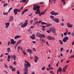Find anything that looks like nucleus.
Instances as JSON below:
<instances>
[{"label":"nucleus","instance_id":"obj_1","mask_svg":"<svg viewBox=\"0 0 74 74\" xmlns=\"http://www.w3.org/2000/svg\"><path fill=\"white\" fill-rule=\"evenodd\" d=\"M50 30L52 32V33H53V34H54V35H56V36H57V34H56V29H55V28L53 27H51L50 28Z\"/></svg>","mask_w":74,"mask_h":74},{"label":"nucleus","instance_id":"obj_2","mask_svg":"<svg viewBox=\"0 0 74 74\" xmlns=\"http://www.w3.org/2000/svg\"><path fill=\"white\" fill-rule=\"evenodd\" d=\"M25 62L27 64H25V67L26 68L25 70H26V69L27 70L28 69V67H31V65H30V64L27 61L25 60Z\"/></svg>","mask_w":74,"mask_h":74},{"label":"nucleus","instance_id":"obj_3","mask_svg":"<svg viewBox=\"0 0 74 74\" xmlns=\"http://www.w3.org/2000/svg\"><path fill=\"white\" fill-rule=\"evenodd\" d=\"M23 8V7H22L20 10H18V9L15 8L14 10V15H17L18 12H21V10Z\"/></svg>","mask_w":74,"mask_h":74},{"label":"nucleus","instance_id":"obj_4","mask_svg":"<svg viewBox=\"0 0 74 74\" xmlns=\"http://www.w3.org/2000/svg\"><path fill=\"white\" fill-rule=\"evenodd\" d=\"M34 5L33 6V9L34 10V11H36L37 10H40V6L38 5Z\"/></svg>","mask_w":74,"mask_h":74},{"label":"nucleus","instance_id":"obj_5","mask_svg":"<svg viewBox=\"0 0 74 74\" xmlns=\"http://www.w3.org/2000/svg\"><path fill=\"white\" fill-rule=\"evenodd\" d=\"M46 38L48 40H50L51 41L52 40H56L55 38L49 36H47Z\"/></svg>","mask_w":74,"mask_h":74},{"label":"nucleus","instance_id":"obj_6","mask_svg":"<svg viewBox=\"0 0 74 74\" xmlns=\"http://www.w3.org/2000/svg\"><path fill=\"white\" fill-rule=\"evenodd\" d=\"M35 13L36 14H39V15L40 16H41L42 15L40 14V13H41V12L40 13V9H37L36 11L35 12Z\"/></svg>","mask_w":74,"mask_h":74},{"label":"nucleus","instance_id":"obj_7","mask_svg":"<svg viewBox=\"0 0 74 74\" xmlns=\"http://www.w3.org/2000/svg\"><path fill=\"white\" fill-rule=\"evenodd\" d=\"M50 14H51V15H57L59 14V13L58 12L56 13L54 11H52L51 12H50Z\"/></svg>","mask_w":74,"mask_h":74},{"label":"nucleus","instance_id":"obj_8","mask_svg":"<svg viewBox=\"0 0 74 74\" xmlns=\"http://www.w3.org/2000/svg\"><path fill=\"white\" fill-rule=\"evenodd\" d=\"M69 38L67 37H65L63 39V41L64 42H66L67 40H69Z\"/></svg>","mask_w":74,"mask_h":74},{"label":"nucleus","instance_id":"obj_9","mask_svg":"<svg viewBox=\"0 0 74 74\" xmlns=\"http://www.w3.org/2000/svg\"><path fill=\"white\" fill-rule=\"evenodd\" d=\"M52 20L55 21L56 23H59V20L57 18H53L52 19Z\"/></svg>","mask_w":74,"mask_h":74},{"label":"nucleus","instance_id":"obj_10","mask_svg":"<svg viewBox=\"0 0 74 74\" xmlns=\"http://www.w3.org/2000/svg\"><path fill=\"white\" fill-rule=\"evenodd\" d=\"M20 25H21V27H25L27 26V25L25 24L24 23H20Z\"/></svg>","mask_w":74,"mask_h":74},{"label":"nucleus","instance_id":"obj_11","mask_svg":"<svg viewBox=\"0 0 74 74\" xmlns=\"http://www.w3.org/2000/svg\"><path fill=\"white\" fill-rule=\"evenodd\" d=\"M11 43L13 45H14L15 43H16V41H14V40L12 39H10Z\"/></svg>","mask_w":74,"mask_h":74},{"label":"nucleus","instance_id":"obj_12","mask_svg":"<svg viewBox=\"0 0 74 74\" xmlns=\"http://www.w3.org/2000/svg\"><path fill=\"white\" fill-rule=\"evenodd\" d=\"M38 57L35 56V57L34 58V61L35 63H37V61L38 60Z\"/></svg>","mask_w":74,"mask_h":74},{"label":"nucleus","instance_id":"obj_13","mask_svg":"<svg viewBox=\"0 0 74 74\" xmlns=\"http://www.w3.org/2000/svg\"><path fill=\"white\" fill-rule=\"evenodd\" d=\"M59 71L60 73H62V69L61 68V67H60L57 70V74H58L59 73Z\"/></svg>","mask_w":74,"mask_h":74},{"label":"nucleus","instance_id":"obj_14","mask_svg":"<svg viewBox=\"0 0 74 74\" xmlns=\"http://www.w3.org/2000/svg\"><path fill=\"white\" fill-rule=\"evenodd\" d=\"M67 25V27H73V25L71 24L70 23H68L66 24Z\"/></svg>","mask_w":74,"mask_h":74},{"label":"nucleus","instance_id":"obj_15","mask_svg":"<svg viewBox=\"0 0 74 74\" xmlns=\"http://www.w3.org/2000/svg\"><path fill=\"white\" fill-rule=\"evenodd\" d=\"M30 38L32 40H35V39H36L35 35L33 34L32 36H30Z\"/></svg>","mask_w":74,"mask_h":74},{"label":"nucleus","instance_id":"obj_16","mask_svg":"<svg viewBox=\"0 0 74 74\" xmlns=\"http://www.w3.org/2000/svg\"><path fill=\"white\" fill-rule=\"evenodd\" d=\"M26 51L28 52H29V53H31V54L33 53L32 50L30 49H27L26 50Z\"/></svg>","mask_w":74,"mask_h":74},{"label":"nucleus","instance_id":"obj_17","mask_svg":"<svg viewBox=\"0 0 74 74\" xmlns=\"http://www.w3.org/2000/svg\"><path fill=\"white\" fill-rule=\"evenodd\" d=\"M14 19L13 16H11L8 20V22H11Z\"/></svg>","mask_w":74,"mask_h":74},{"label":"nucleus","instance_id":"obj_18","mask_svg":"<svg viewBox=\"0 0 74 74\" xmlns=\"http://www.w3.org/2000/svg\"><path fill=\"white\" fill-rule=\"evenodd\" d=\"M10 23L9 22H8L5 23V25H6L5 28H8L9 26H10Z\"/></svg>","mask_w":74,"mask_h":74},{"label":"nucleus","instance_id":"obj_19","mask_svg":"<svg viewBox=\"0 0 74 74\" xmlns=\"http://www.w3.org/2000/svg\"><path fill=\"white\" fill-rule=\"evenodd\" d=\"M36 34H38L39 37H40V38H42V34L39 33L38 32H37Z\"/></svg>","mask_w":74,"mask_h":74},{"label":"nucleus","instance_id":"obj_20","mask_svg":"<svg viewBox=\"0 0 74 74\" xmlns=\"http://www.w3.org/2000/svg\"><path fill=\"white\" fill-rule=\"evenodd\" d=\"M27 11H28V9H25V10L23 11V12H22V13H21V15H23L25 12H26Z\"/></svg>","mask_w":74,"mask_h":74},{"label":"nucleus","instance_id":"obj_21","mask_svg":"<svg viewBox=\"0 0 74 74\" xmlns=\"http://www.w3.org/2000/svg\"><path fill=\"white\" fill-rule=\"evenodd\" d=\"M21 42H22V40H20L17 42L16 43V44L18 45L20 44Z\"/></svg>","mask_w":74,"mask_h":74},{"label":"nucleus","instance_id":"obj_22","mask_svg":"<svg viewBox=\"0 0 74 74\" xmlns=\"http://www.w3.org/2000/svg\"><path fill=\"white\" fill-rule=\"evenodd\" d=\"M7 51H8V53H10L11 52V51L10 47L8 48L7 49Z\"/></svg>","mask_w":74,"mask_h":74},{"label":"nucleus","instance_id":"obj_23","mask_svg":"<svg viewBox=\"0 0 74 74\" xmlns=\"http://www.w3.org/2000/svg\"><path fill=\"white\" fill-rule=\"evenodd\" d=\"M47 9H46L45 10L44 12H41V13H40V14H41V15H43L44 14H45V11H47Z\"/></svg>","mask_w":74,"mask_h":74},{"label":"nucleus","instance_id":"obj_24","mask_svg":"<svg viewBox=\"0 0 74 74\" xmlns=\"http://www.w3.org/2000/svg\"><path fill=\"white\" fill-rule=\"evenodd\" d=\"M21 37V36H19L18 35H17L14 38V39H17V38H19Z\"/></svg>","mask_w":74,"mask_h":74},{"label":"nucleus","instance_id":"obj_25","mask_svg":"<svg viewBox=\"0 0 74 74\" xmlns=\"http://www.w3.org/2000/svg\"><path fill=\"white\" fill-rule=\"evenodd\" d=\"M28 73V70L27 69H25V71L24 74H27Z\"/></svg>","mask_w":74,"mask_h":74},{"label":"nucleus","instance_id":"obj_26","mask_svg":"<svg viewBox=\"0 0 74 74\" xmlns=\"http://www.w3.org/2000/svg\"><path fill=\"white\" fill-rule=\"evenodd\" d=\"M41 25H47V23L44 22H42L41 23Z\"/></svg>","mask_w":74,"mask_h":74},{"label":"nucleus","instance_id":"obj_27","mask_svg":"<svg viewBox=\"0 0 74 74\" xmlns=\"http://www.w3.org/2000/svg\"><path fill=\"white\" fill-rule=\"evenodd\" d=\"M47 25L46 26V27H49V26H51L52 24L50 23L49 24H47Z\"/></svg>","mask_w":74,"mask_h":74},{"label":"nucleus","instance_id":"obj_28","mask_svg":"<svg viewBox=\"0 0 74 74\" xmlns=\"http://www.w3.org/2000/svg\"><path fill=\"white\" fill-rule=\"evenodd\" d=\"M18 45L16 44V45L14 46V48L15 49H16V47H18Z\"/></svg>","mask_w":74,"mask_h":74},{"label":"nucleus","instance_id":"obj_29","mask_svg":"<svg viewBox=\"0 0 74 74\" xmlns=\"http://www.w3.org/2000/svg\"><path fill=\"white\" fill-rule=\"evenodd\" d=\"M27 22H28V20H27L25 21V23H24L27 25Z\"/></svg>","mask_w":74,"mask_h":74},{"label":"nucleus","instance_id":"obj_30","mask_svg":"<svg viewBox=\"0 0 74 74\" xmlns=\"http://www.w3.org/2000/svg\"><path fill=\"white\" fill-rule=\"evenodd\" d=\"M23 53H24V55H26V53L25 52V51L24 50H23Z\"/></svg>","mask_w":74,"mask_h":74},{"label":"nucleus","instance_id":"obj_31","mask_svg":"<svg viewBox=\"0 0 74 74\" xmlns=\"http://www.w3.org/2000/svg\"><path fill=\"white\" fill-rule=\"evenodd\" d=\"M59 41L60 44H63V42H62V41L61 40H59Z\"/></svg>","mask_w":74,"mask_h":74},{"label":"nucleus","instance_id":"obj_32","mask_svg":"<svg viewBox=\"0 0 74 74\" xmlns=\"http://www.w3.org/2000/svg\"><path fill=\"white\" fill-rule=\"evenodd\" d=\"M66 69L63 68L62 70V72H63L64 73H65V71H66Z\"/></svg>","mask_w":74,"mask_h":74},{"label":"nucleus","instance_id":"obj_33","mask_svg":"<svg viewBox=\"0 0 74 74\" xmlns=\"http://www.w3.org/2000/svg\"><path fill=\"white\" fill-rule=\"evenodd\" d=\"M51 30H47V33H50L51 32Z\"/></svg>","mask_w":74,"mask_h":74},{"label":"nucleus","instance_id":"obj_34","mask_svg":"<svg viewBox=\"0 0 74 74\" xmlns=\"http://www.w3.org/2000/svg\"><path fill=\"white\" fill-rule=\"evenodd\" d=\"M15 68H13L12 70V71H15Z\"/></svg>","mask_w":74,"mask_h":74},{"label":"nucleus","instance_id":"obj_35","mask_svg":"<svg viewBox=\"0 0 74 74\" xmlns=\"http://www.w3.org/2000/svg\"><path fill=\"white\" fill-rule=\"evenodd\" d=\"M67 67H68V65H66L64 67V69H67Z\"/></svg>","mask_w":74,"mask_h":74},{"label":"nucleus","instance_id":"obj_36","mask_svg":"<svg viewBox=\"0 0 74 74\" xmlns=\"http://www.w3.org/2000/svg\"><path fill=\"white\" fill-rule=\"evenodd\" d=\"M8 12L7 13H4V12H3V14L4 15H8Z\"/></svg>","mask_w":74,"mask_h":74},{"label":"nucleus","instance_id":"obj_37","mask_svg":"<svg viewBox=\"0 0 74 74\" xmlns=\"http://www.w3.org/2000/svg\"><path fill=\"white\" fill-rule=\"evenodd\" d=\"M16 58V56H15V55H13L12 56V58L14 59V58Z\"/></svg>","mask_w":74,"mask_h":74},{"label":"nucleus","instance_id":"obj_38","mask_svg":"<svg viewBox=\"0 0 74 74\" xmlns=\"http://www.w3.org/2000/svg\"><path fill=\"white\" fill-rule=\"evenodd\" d=\"M50 17L51 19H53V18H54V16H50Z\"/></svg>","mask_w":74,"mask_h":74},{"label":"nucleus","instance_id":"obj_39","mask_svg":"<svg viewBox=\"0 0 74 74\" xmlns=\"http://www.w3.org/2000/svg\"><path fill=\"white\" fill-rule=\"evenodd\" d=\"M34 26H31L30 27V29H33V28H34Z\"/></svg>","mask_w":74,"mask_h":74},{"label":"nucleus","instance_id":"obj_40","mask_svg":"<svg viewBox=\"0 0 74 74\" xmlns=\"http://www.w3.org/2000/svg\"><path fill=\"white\" fill-rule=\"evenodd\" d=\"M38 21H36V22H35V23H34V25H36L37 24V23H38Z\"/></svg>","mask_w":74,"mask_h":74},{"label":"nucleus","instance_id":"obj_41","mask_svg":"<svg viewBox=\"0 0 74 74\" xmlns=\"http://www.w3.org/2000/svg\"><path fill=\"white\" fill-rule=\"evenodd\" d=\"M74 58V55H72L69 58Z\"/></svg>","mask_w":74,"mask_h":74},{"label":"nucleus","instance_id":"obj_42","mask_svg":"<svg viewBox=\"0 0 74 74\" xmlns=\"http://www.w3.org/2000/svg\"><path fill=\"white\" fill-rule=\"evenodd\" d=\"M38 19L36 18H34V22H36V21H38Z\"/></svg>","mask_w":74,"mask_h":74},{"label":"nucleus","instance_id":"obj_43","mask_svg":"<svg viewBox=\"0 0 74 74\" xmlns=\"http://www.w3.org/2000/svg\"><path fill=\"white\" fill-rule=\"evenodd\" d=\"M40 4H44V2H42L39 3Z\"/></svg>","mask_w":74,"mask_h":74},{"label":"nucleus","instance_id":"obj_44","mask_svg":"<svg viewBox=\"0 0 74 74\" xmlns=\"http://www.w3.org/2000/svg\"><path fill=\"white\" fill-rule=\"evenodd\" d=\"M13 64H14V65H16V61H14L13 62Z\"/></svg>","mask_w":74,"mask_h":74},{"label":"nucleus","instance_id":"obj_45","mask_svg":"<svg viewBox=\"0 0 74 74\" xmlns=\"http://www.w3.org/2000/svg\"><path fill=\"white\" fill-rule=\"evenodd\" d=\"M27 0H23V3H25Z\"/></svg>","mask_w":74,"mask_h":74},{"label":"nucleus","instance_id":"obj_46","mask_svg":"<svg viewBox=\"0 0 74 74\" xmlns=\"http://www.w3.org/2000/svg\"><path fill=\"white\" fill-rule=\"evenodd\" d=\"M9 68H10L11 69H12L13 68V67L12 66V65H10L9 66Z\"/></svg>","mask_w":74,"mask_h":74},{"label":"nucleus","instance_id":"obj_47","mask_svg":"<svg viewBox=\"0 0 74 74\" xmlns=\"http://www.w3.org/2000/svg\"><path fill=\"white\" fill-rule=\"evenodd\" d=\"M46 44H47V45L48 46H49V43H48V42L47 41L46 42Z\"/></svg>","mask_w":74,"mask_h":74},{"label":"nucleus","instance_id":"obj_48","mask_svg":"<svg viewBox=\"0 0 74 74\" xmlns=\"http://www.w3.org/2000/svg\"><path fill=\"white\" fill-rule=\"evenodd\" d=\"M63 51V47H62L61 48L60 51L61 52H62Z\"/></svg>","mask_w":74,"mask_h":74},{"label":"nucleus","instance_id":"obj_49","mask_svg":"<svg viewBox=\"0 0 74 74\" xmlns=\"http://www.w3.org/2000/svg\"><path fill=\"white\" fill-rule=\"evenodd\" d=\"M8 4L7 3H5V4H4L3 5V7H5V6H7V5Z\"/></svg>","mask_w":74,"mask_h":74},{"label":"nucleus","instance_id":"obj_50","mask_svg":"<svg viewBox=\"0 0 74 74\" xmlns=\"http://www.w3.org/2000/svg\"><path fill=\"white\" fill-rule=\"evenodd\" d=\"M67 34V33H66V32H65L64 33V34L65 36H66Z\"/></svg>","mask_w":74,"mask_h":74},{"label":"nucleus","instance_id":"obj_51","mask_svg":"<svg viewBox=\"0 0 74 74\" xmlns=\"http://www.w3.org/2000/svg\"><path fill=\"white\" fill-rule=\"evenodd\" d=\"M42 37L43 38H45V36L44 35L42 34Z\"/></svg>","mask_w":74,"mask_h":74},{"label":"nucleus","instance_id":"obj_52","mask_svg":"<svg viewBox=\"0 0 74 74\" xmlns=\"http://www.w3.org/2000/svg\"><path fill=\"white\" fill-rule=\"evenodd\" d=\"M10 41H9L8 42V46H10Z\"/></svg>","mask_w":74,"mask_h":74},{"label":"nucleus","instance_id":"obj_53","mask_svg":"<svg viewBox=\"0 0 74 74\" xmlns=\"http://www.w3.org/2000/svg\"><path fill=\"white\" fill-rule=\"evenodd\" d=\"M8 59H9L11 58V56L10 55H9L8 57Z\"/></svg>","mask_w":74,"mask_h":74},{"label":"nucleus","instance_id":"obj_54","mask_svg":"<svg viewBox=\"0 0 74 74\" xmlns=\"http://www.w3.org/2000/svg\"><path fill=\"white\" fill-rule=\"evenodd\" d=\"M33 51H36V49H35V48H33V49H32Z\"/></svg>","mask_w":74,"mask_h":74},{"label":"nucleus","instance_id":"obj_55","mask_svg":"<svg viewBox=\"0 0 74 74\" xmlns=\"http://www.w3.org/2000/svg\"><path fill=\"white\" fill-rule=\"evenodd\" d=\"M4 64L5 66V67H6V68H8V66H7V65H6V64L4 63Z\"/></svg>","mask_w":74,"mask_h":74},{"label":"nucleus","instance_id":"obj_56","mask_svg":"<svg viewBox=\"0 0 74 74\" xmlns=\"http://www.w3.org/2000/svg\"><path fill=\"white\" fill-rule=\"evenodd\" d=\"M33 20H31L30 21V23L31 25H32V23H33Z\"/></svg>","mask_w":74,"mask_h":74},{"label":"nucleus","instance_id":"obj_57","mask_svg":"<svg viewBox=\"0 0 74 74\" xmlns=\"http://www.w3.org/2000/svg\"><path fill=\"white\" fill-rule=\"evenodd\" d=\"M20 48H21V47L18 46V50H19V49H20Z\"/></svg>","mask_w":74,"mask_h":74},{"label":"nucleus","instance_id":"obj_58","mask_svg":"<svg viewBox=\"0 0 74 74\" xmlns=\"http://www.w3.org/2000/svg\"><path fill=\"white\" fill-rule=\"evenodd\" d=\"M1 56H0V57H1V58H2V57H3V54L2 53L1 54Z\"/></svg>","mask_w":74,"mask_h":74},{"label":"nucleus","instance_id":"obj_59","mask_svg":"<svg viewBox=\"0 0 74 74\" xmlns=\"http://www.w3.org/2000/svg\"><path fill=\"white\" fill-rule=\"evenodd\" d=\"M60 25L61 26H64V23H62L60 24Z\"/></svg>","mask_w":74,"mask_h":74},{"label":"nucleus","instance_id":"obj_60","mask_svg":"<svg viewBox=\"0 0 74 74\" xmlns=\"http://www.w3.org/2000/svg\"><path fill=\"white\" fill-rule=\"evenodd\" d=\"M50 73H52V74H54V73L52 71H50Z\"/></svg>","mask_w":74,"mask_h":74},{"label":"nucleus","instance_id":"obj_61","mask_svg":"<svg viewBox=\"0 0 74 74\" xmlns=\"http://www.w3.org/2000/svg\"><path fill=\"white\" fill-rule=\"evenodd\" d=\"M12 7H11L9 9V11H11V10H12Z\"/></svg>","mask_w":74,"mask_h":74},{"label":"nucleus","instance_id":"obj_62","mask_svg":"<svg viewBox=\"0 0 74 74\" xmlns=\"http://www.w3.org/2000/svg\"><path fill=\"white\" fill-rule=\"evenodd\" d=\"M45 66H44L43 68H42V70H44L45 69Z\"/></svg>","mask_w":74,"mask_h":74},{"label":"nucleus","instance_id":"obj_63","mask_svg":"<svg viewBox=\"0 0 74 74\" xmlns=\"http://www.w3.org/2000/svg\"><path fill=\"white\" fill-rule=\"evenodd\" d=\"M72 36H73V37H74V32L72 33Z\"/></svg>","mask_w":74,"mask_h":74},{"label":"nucleus","instance_id":"obj_64","mask_svg":"<svg viewBox=\"0 0 74 74\" xmlns=\"http://www.w3.org/2000/svg\"><path fill=\"white\" fill-rule=\"evenodd\" d=\"M7 61H8V62H10V59L8 58L7 59Z\"/></svg>","mask_w":74,"mask_h":74}]
</instances>
